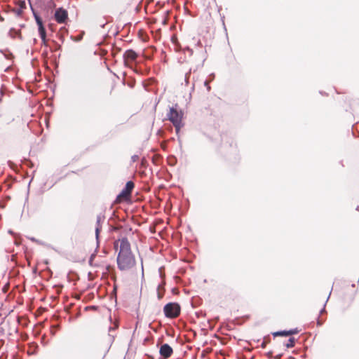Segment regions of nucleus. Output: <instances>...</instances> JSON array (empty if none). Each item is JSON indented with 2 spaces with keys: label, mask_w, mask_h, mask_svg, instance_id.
Here are the masks:
<instances>
[{
  "label": "nucleus",
  "mask_w": 359,
  "mask_h": 359,
  "mask_svg": "<svg viewBox=\"0 0 359 359\" xmlns=\"http://www.w3.org/2000/svg\"><path fill=\"white\" fill-rule=\"evenodd\" d=\"M120 249L117 256V265L121 271H127L135 264V259L131 252L130 243L128 238L124 237L119 240Z\"/></svg>",
  "instance_id": "nucleus-1"
},
{
  "label": "nucleus",
  "mask_w": 359,
  "mask_h": 359,
  "mask_svg": "<svg viewBox=\"0 0 359 359\" xmlns=\"http://www.w3.org/2000/svg\"><path fill=\"white\" fill-rule=\"evenodd\" d=\"M167 117L175 126L176 133H178L183 126L182 123V111H179L174 107H172L170 108L169 112L167 114Z\"/></svg>",
  "instance_id": "nucleus-2"
},
{
  "label": "nucleus",
  "mask_w": 359,
  "mask_h": 359,
  "mask_svg": "<svg viewBox=\"0 0 359 359\" xmlns=\"http://www.w3.org/2000/svg\"><path fill=\"white\" fill-rule=\"evenodd\" d=\"M180 306L177 303L170 302L164 306L163 311L166 318H175L180 313Z\"/></svg>",
  "instance_id": "nucleus-3"
},
{
  "label": "nucleus",
  "mask_w": 359,
  "mask_h": 359,
  "mask_svg": "<svg viewBox=\"0 0 359 359\" xmlns=\"http://www.w3.org/2000/svg\"><path fill=\"white\" fill-rule=\"evenodd\" d=\"M54 18L57 23H65L68 19V13L65 8H58L55 10Z\"/></svg>",
  "instance_id": "nucleus-4"
},
{
  "label": "nucleus",
  "mask_w": 359,
  "mask_h": 359,
  "mask_svg": "<svg viewBox=\"0 0 359 359\" xmlns=\"http://www.w3.org/2000/svg\"><path fill=\"white\" fill-rule=\"evenodd\" d=\"M134 183L132 181H128L126 184L124 189L121 191V193L117 196L116 200H121V198H128L134 188Z\"/></svg>",
  "instance_id": "nucleus-5"
},
{
  "label": "nucleus",
  "mask_w": 359,
  "mask_h": 359,
  "mask_svg": "<svg viewBox=\"0 0 359 359\" xmlns=\"http://www.w3.org/2000/svg\"><path fill=\"white\" fill-rule=\"evenodd\" d=\"M33 15L35 19V21L38 25V29H39V34L40 36V38H43L45 35V27L43 24L42 19L41 17L34 11H33Z\"/></svg>",
  "instance_id": "nucleus-6"
},
{
  "label": "nucleus",
  "mask_w": 359,
  "mask_h": 359,
  "mask_svg": "<svg viewBox=\"0 0 359 359\" xmlns=\"http://www.w3.org/2000/svg\"><path fill=\"white\" fill-rule=\"evenodd\" d=\"M172 352L173 351L172 347L168 344H163L159 350L160 355L165 359L170 358Z\"/></svg>",
  "instance_id": "nucleus-7"
},
{
  "label": "nucleus",
  "mask_w": 359,
  "mask_h": 359,
  "mask_svg": "<svg viewBox=\"0 0 359 359\" xmlns=\"http://www.w3.org/2000/svg\"><path fill=\"white\" fill-rule=\"evenodd\" d=\"M137 57V54L132 49H128L123 53V59L125 62L127 61H134Z\"/></svg>",
  "instance_id": "nucleus-8"
},
{
  "label": "nucleus",
  "mask_w": 359,
  "mask_h": 359,
  "mask_svg": "<svg viewBox=\"0 0 359 359\" xmlns=\"http://www.w3.org/2000/svg\"><path fill=\"white\" fill-rule=\"evenodd\" d=\"M104 217L99 215L97 216L96 219V226H95V236L96 239L97 240L99 238V233L102 229L101 222L104 220Z\"/></svg>",
  "instance_id": "nucleus-9"
},
{
  "label": "nucleus",
  "mask_w": 359,
  "mask_h": 359,
  "mask_svg": "<svg viewBox=\"0 0 359 359\" xmlns=\"http://www.w3.org/2000/svg\"><path fill=\"white\" fill-rule=\"evenodd\" d=\"M163 291H164L163 284H159L158 286V288H157V294H158V298L159 299H161L163 297Z\"/></svg>",
  "instance_id": "nucleus-10"
},
{
  "label": "nucleus",
  "mask_w": 359,
  "mask_h": 359,
  "mask_svg": "<svg viewBox=\"0 0 359 359\" xmlns=\"http://www.w3.org/2000/svg\"><path fill=\"white\" fill-rule=\"evenodd\" d=\"M294 344H295V339L294 337H290L287 343L285 344V346L287 347V348H292L294 346Z\"/></svg>",
  "instance_id": "nucleus-11"
},
{
  "label": "nucleus",
  "mask_w": 359,
  "mask_h": 359,
  "mask_svg": "<svg viewBox=\"0 0 359 359\" xmlns=\"http://www.w3.org/2000/svg\"><path fill=\"white\" fill-rule=\"evenodd\" d=\"M0 53L3 54L6 59L10 60L12 57V53L7 50H0Z\"/></svg>",
  "instance_id": "nucleus-12"
},
{
  "label": "nucleus",
  "mask_w": 359,
  "mask_h": 359,
  "mask_svg": "<svg viewBox=\"0 0 359 359\" xmlns=\"http://www.w3.org/2000/svg\"><path fill=\"white\" fill-rule=\"evenodd\" d=\"M273 336L274 337H277V336L287 337V336H289L288 335V331L287 330H283V331L276 332L273 333Z\"/></svg>",
  "instance_id": "nucleus-13"
},
{
  "label": "nucleus",
  "mask_w": 359,
  "mask_h": 359,
  "mask_svg": "<svg viewBox=\"0 0 359 359\" xmlns=\"http://www.w3.org/2000/svg\"><path fill=\"white\" fill-rule=\"evenodd\" d=\"M190 74H191V69H189V71L188 72H187L184 76V81H185L186 85H188V83H189V79Z\"/></svg>",
  "instance_id": "nucleus-14"
},
{
  "label": "nucleus",
  "mask_w": 359,
  "mask_h": 359,
  "mask_svg": "<svg viewBox=\"0 0 359 359\" xmlns=\"http://www.w3.org/2000/svg\"><path fill=\"white\" fill-rule=\"evenodd\" d=\"M288 331V335H292V334H297L299 332V330L297 328H294V329H291L290 330H287Z\"/></svg>",
  "instance_id": "nucleus-15"
},
{
  "label": "nucleus",
  "mask_w": 359,
  "mask_h": 359,
  "mask_svg": "<svg viewBox=\"0 0 359 359\" xmlns=\"http://www.w3.org/2000/svg\"><path fill=\"white\" fill-rule=\"evenodd\" d=\"M182 51L185 53L186 51H188L189 55H191L193 54V50L190 48L189 47L187 46L182 49Z\"/></svg>",
  "instance_id": "nucleus-16"
},
{
  "label": "nucleus",
  "mask_w": 359,
  "mask_h": 359,
  "mask_svg": "<svg viewBox=\"0 0 359 359\" xmlns=\"http://www.w3.org/2000/svg\"><path fill=\"white\" fill-rule=\"evenodd\" d=\"M42 41V44L47 46V41H46V32L45 31V35L43 38H41Z\"/></svg>",
  "instance_id": "nucleus-17"
},
{
  "label": "nucleus",
  "mask_w": 359,
  "mask_h": 359,
  "mask_svg": "<svg viewBox=\"0 0 359 359\" xmlns=\"http://www.w3.org/2000/svg\"><path fill=\"white\" fill-rule=\"evenodd\" d=\"M138 159H139V156L138 155H133V156H131V161L133 163L136 162Z\"/></svg>",
  "instance_id": "nucleus-18"
},
{
  "label": "nucleus",
  "mask_w": 359,
  "mask_h": 359,
  "mask_svg": "<svg viewBox=\"0 0 359 359\" xmlns=\"http://www.w3.org/2000/svg\"><path fill=\"white\" fill-rule=\"evenodd\" d=\"M330 294H331V292H330ZM330 294H329V296L327 297V300H326L325 302H327L328 301V299L330 298ZM325 304H326V303H325ZM325 304H324V307L320 310V314H322V313H323L325 311Z\"/></svg>",
  "instance_id": "nucleus-19"
},
{
  "label": "nucleus",
  "mask_w": 359,
  "mask_h": 359,
  "mask_svg": "<svg viewBox=\"0 0 359 359\" xmlns=\"http://www.w3.org/2000/svg\"><path fill=\"white\" fill-rule=\"evenodd\" d=\"M204 85H205V86H206V87H207L208 90H210V86H209V84H208V81H205L204 82Z\"/></svg>",
  "instance_id": "nucleus-20"
},
{
  "label": "nucleus",
  "mask_w": 359,
  "mask_h": 359,
  "mask_svg": "<svg viewBox=\"0 0 359 359\" xmlns=\"http://www.w3.org/2000/svg\"><path fill=\"white\" fill-rule=\"evenodd\" d=\"M95 257V255H92L90 257V259H89V263L90 264H91L93 260V258Z\"/></svg>",
  "instance_id": "nucleus-21"
},
{
  "label": "nucleus",
  "mask_w": 359,
  "mask_h": 359,
  "mask_svg": "<svg viewBox=\"0 0 359 359\" xmlns=\"http://www.w3.org/2000/svg\"><path fill=\"white\" fill-rule=\"evenodd\" d=\"M317 324L318 326H320L322 325L323 323L320 320H318Z\"/></svg>",
  "instance_id": "nucleus-22"
},
{
  "label": "nucleus",
  "mask_w": 359,
  "mask_h": 359,
  "mask_svg": "<svg viewBox=\"0 0 359 359\" xmlns=\"http://www.w3.org/2000/svg\"><path fill=\"white\" fill-rule=\"evenodd\" d=\"M116 327H117V325H115L114 327H110L109 332H111V330H114Z\"/></svg>",
  "instance_id": "nucleus-23"
},
{
  "label": "nucleus",
  "mask_w": 359,
  "mask_h": 359,
  "mask_svg": "<svg viewBox=\"0 0 359 359\" xmlns=\"http://www.w3.org/2000/svg\"><path fill=\"white\" fill-rule=\"evenodd\" d=\"M105 25H106V22H105V23H101L100 27H101L102 28H104V26H105Z\"/></svg>",
  "instance_id": "nucleus-24"
},
{
  "label": "nucleus",
  "mask_w": 359,
  "mask_h": 359,
  "mask_svg": "<svg viewBox=\"0 0 359 359\" xmlns=\"http://www.w3.org/2000/svg\"><path fill=\"white\" fill-rule=\"evenodd\" d=\"M172 40L173 43H177V41H177V39H174V38L172 37Z\"/></svg>",
  "instance_id": "nucleus-25"
},
{
  "label": "nucleus",
  "mask_w": 359,
  "mask_h": 359,
  "mask_svg": "<svg viewBox=\"0 0 359 359\" xmlns=\"http://www.w3.org/2000/svg\"><path fill=\"white\" fill-rule=\"evenodd\" d=\"M196 45H197V46H201V41H200V40H198V41H197V44H196Z\"/></svg>",
  "instance_id": "nucleus-26"
},
{
  "label": "nucleus",
  "mask_w": 359,
  "mask_h": 359,
  "mask_svg": "<svg viewBox=\"0 0 359 359\" xmlns=\"http://www.w3.org/2000/svg\"><path fill=\"white\" fill-rule=\"evenodd\" d=\"M30 240L34 242L36 241V239L34 238H30Z\"/></svg>",
  "instance_id": "nucleus-27"
},
{
  "label": "nucleus",
  "mask_w": 359,
  "mask_h": 359,
  "mask_svg": "<svg viewBox=\"0 0 359 359\" xmlns=\"http://www.w3.org/2000/svg\"><path fill=\"white\" fill-rule=\"evenodd\" d=\"M82 39V36H78V41H80Z\"/></svg>",
  "instance_id": "nucleus-28"
},
{
  "label": "nucleus",
  "mask_w": 359,
  "mask_h": 359,
  "mask_svg": "<svg viewBox=\"0 0 359 359\" xmlns=\"http://www.w3.org/2000/svg\"><path fill=\"white\" fill-rule=\"evenodd\" d=\"M178 48H181L180 45L176 44Z\"/></svg>",
  "instance_id": "nucleus-29"
},
{
  "label": "nucleus",
  "mask_w": 359,
  "mask_h": 359,
  "mask_svg": "<svg viewBox=\"0 0 359 359\" xmlns=\"http://www.w3.org/2000/svg\"><path fill=\"white\" fill-rule=\"evenodd\" d=\"M262 347H264V342H263V343H262Z\"/></svg>",
  "instance_id": "nucleus-30"
}]
</instances>
